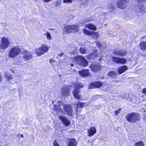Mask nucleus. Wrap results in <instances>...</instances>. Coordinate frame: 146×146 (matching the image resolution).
<instances>
[{"label": "nucleus", "mask_w": 146, "mask_h": 146, "mask_svg": "<svg viewBox=\"0 0 146 146\" xmlns=\"http://www.w3.org/2000/svg\"><path fill=\"white\" fill-rule=\"evenodd\" d=\"M109 76L113 78H114L116 75H117V72L114 71H111L108 74Z\"/></svg>", "instance_id": "a878e982"}, {"label": "nucleus", "mask_w": 146, "mask_h": 146, "mask_svg": "<svg viewBox=\"0 0 146 146\" xmlns=\"http://www.w3.org/2000/svg\"><path fill=\"white\" fill-rule=\"evenodd\" d=\"M71 86L75 88L72 91L74 97L76 98L79 100L81 98V96L79 94L80 92L79 88H82L84 86L79 82H72Z\"/></svg>", "instance_id": "f03ea898"}, {"label": "nucleus", "mask_w": 146, "mask_h": 146, "mask_svg": "<svg viewBox=\"0 0 146 146\" xmlns=\"http://www.w3.org/2000/svg\"><path fill=\"white\" fill-rule=\"evenodd\" d=\"M88 105V104L86 103H81L78 102L76 104V113H77L78 111L80 112V111H78L79 108H82L84 106H87Z\"/></svg>", "instance_id": "6ab92c4d"}, {"label": "nucleus", "mask_w": 146, "mask_h": 146, "mask_svg": "<svg viewBox=\"0 0 146 146\" xmlns=\"http://www.w3.org/2000/svg\"><path fill=\"white\" fill-rule=\"evenodd\" d=\"M107 85L106 83L104 84L100 82L97 81L92 83L88 87L89 89H91L95 88H98L101 86H104Z\"/></svg>", "instance_id": "1a4fd4ad"}, {"label": "nucleus", "mask_w": 146, "mask_h": 146, "mask_svg": "<svg viewBox=\"0 0 146 146\" xmlns=\"http://www.w3.org/2000/svg\"><path fill=\"white\" fill-rule=\"evenodd\" d=\"M85 27L92 30H96L97 29L96 27L92 23H88L85 25Z\"/></svg>", "instance_id": "5701e85b"}, {"label": "nucleus", "mask_w": 146, "mask_h": 146, "mask_svg": "<svg viewBox=\"0 0 146 146\" xmlns=\"http://www.w3.org/2000/svg\"><path fill=\"white\" fill-rule=\"evenodd\" d=\"M125 97H126V96H125L124 97L122 96V97L123 98H126Z\"/></svg>", "instance_id": "8fccbe9b"}, {"label": "nucleus", "mask_w": 146, "mask_h": 146, "mask_svg": "<svg viewBox=\"0 0 146 146\" xmlns=\"http://www.w3.org/2000/svg\"><path fill=\"white\" fill-rule=\"evenodd\" d=\"M113 52L114 54L122 56H124L127 54V52L126 51L121 50H115L113 51Z\"/></svg>", "instance_id": "412c9836"}, {"label": "nucleus", "mask_w": 146, "mask_h": 146, "mask_svg": "<svg viewBox=\"0 0 146 146\" xmlns=\"http://www.w3.org/2000/svg\"><path fill=\"white\" fill-rule=\"evenodd\" d=\"M64 3H71L72 1L71 0H63Z\"/></svg>", "instance_id": "e433bc0d"}, {"label": "nucleus", "mask_w": 146, "mask_h": 146, "mask_svg": "<svg viewBox=\"0 0 146 146\" xmlns=\"http://www.w3.org/2000/svg\"><path fill=\"white\" fill-rule=\"evenodd\" d=\"M60 4V2H57L56 3V6H57L59 5Z\"/></svg>", "instance_id": "37998d69"}, {"label": "nucleus", "mask_w": 146, "mask_h": 146, "mask_svg": "<svg viewBox=\"0 0 146 146\" xmlns=\"http://www.w3.org/2000/svg\"><path fill=\"white\" fill-rule=\"evenodd\" d=\"M62 55V54H61V55H60V56H61Z\"/></svg>", "instance_id": "603ef678"}, {"label": "nucleus", "mask_w": 146, "mask_h": 146, "mask_svg": "<svg viewBox=\"0 0 146 146\" xmlns=\"http://www.w3.org/2000/svg\"><path fill=\"white\" fill-rule=\"evenodd\" d=\"M5 76L8 80H9L12 79V76L8 72H7L5 73Z\"/></svg>", "instance_id": "7c9ffc66"}, {"label": "nucleus", "mask_w": 146, "mask_h": 146, "mask_svg": "<svg viewBox=\"0 0 146 146\" xmlns=\"http://www.w3.org/2000/svg\"><path fill=\"white\" fill-rule=\"evenodd\" d=\"M128 0H118L117 2V7L121 9H124L127 6V2Z\"/></svg>", "instance_id": "4468645a"}, {"label": "nucleus", "mask_w": 146, "mask_h": 146, "mask_svg": "<svg viewBox=\"0 0 146 146\" xmlns=\"http://www.w3.org/2000/svg\"><path fill=\"white\" fill-rule=\"evenodd\" d=\"M90 68L92 71L94 72H98L100 71L102 68V66L100 64H93L90 65Z\"/></svg>", "instance_id": "9b49d317"}, {"label": "nucleus", "mask_w": 146, "mask_h": 146, "mask_svg": "<svg viewBox=\"0 0 146 146\" xmlns=\"http://www.w3.org/2000/svg\"><path fill=\"white\" fill-rule=\"evenodd\" d=\"M80 52L82 54H84L85 53L86 49L84 47H82L80 48Z\"/></svg>", "instance_id": "c756f323"}, {"label": "nucleus", "mask_w": 146, "mask_h": 146, "mask_svg": "<svg viewBox=\"0 0 146 146\" xmlns=\"http://www.w3.org/2000/svg\"><path fill=\"white\" fill-rule=\"evenodd\" d=\"M71 60L74 63H76L81 66L85 67L87 66L88 62L82 55L77 56L74 57Z\"/></svg>", "instance_id": "7ed1b4c3"}, {"label": "nucleus", "mask_w": 146, "mask_h": 146, "mask_svg": "<svg viewBox=\"0 0 146 146\" xmlns=\"http://www.w3.org/2000/svg\"><path fill=\"white\" fill-rule=\"evenodd\" d=\"M53 61V60L52 59H50V62H52Z\"/></svg>", "instance_id": "de8ad7c7"}, {"label": "nucleus", "mask_w": 146, "mask_h": 146, "mask_svg": "<svg viewBox=\"0 0 146 146\" xmlns=\"http://www.w3.org/2000/svg\"><path fill=\"white\" fill-rule=\"evenodd\" d=\"M139 115L135 113H129L126 116L127 120L130 122L134 123L139 120Z\"/></svg>", "instance_id": "20e7f679"}, {"label": "nucleus", "mask_w": 146, "mask_h": 146, "mask_svg": "<svg viewBox=\"0 0 146 146\" xmlns=\"http://www.w3.org/2000/svg\"><path fill=\"white\" fill-rule=\"evenodd\" d=\"M142 92L143 93H144L146 94V88L144 89L143 90Z\"/></svg>", "instance_id": "a19ab883"}, {"label": "nucleus", "mask_w": 146, "mask_h": 146, "mask_svg": "<svg viewBox=\"0 0 146 146\" xmlns=\"http://www.w3.org/2000/svg\"><path fill=\"white\" fill-rule=\"evenodd\" d=\"M111 60L113 62L116 63H119L123 64H125L127 62L126 59L124 58H121L114 56L112 57Z\"/></svg>", "instance_id": "f8f14e48"}, {"label": "nucleus", "mask_w": 146, "mask_h": 146, "mask_svg": "<svg viewBox=\"0 0 146 146\" xmlns=\"http://www.w3.org/2000/svg\"><path fill=\"white\" fill-rule=\"evenodd\" d=\"M53 146H59V145L57 143V142L56 141H55L53 142Z\"/></svg>", "instance_id": "58836bf2"}, {"label": "nucleus", "mask_w": 146, "mask_h": 146, "mask_svg": "<svg viewBox=\"0 0 146 146\" xmlns=\"http://www.w3.org/2000/svg\"><path fill=\"white\" fill-rule=\"evenodd\" d=\"M128 69L127 67L126 66H121L119 67L118 68L117 71L119 74H121L125 71L127 70Z\"/></svg>", "instance_id": "4be33fe9"}, {"label": "nucleus", "mask_w": 146, "mask_h": 146, "mask_svg": "<svg viewBox=\"0 0 146 146\" xmlns=\"http://www.w3.org/2000/svg\"><path fill=\"white\" fill-rule=\"evenodd\" d=\"M137 9L138 16H141L144 15L146 12L145 7L142 4H141Z\"/></svg>", "instance_id": "ddd939ff"}, {"label": "nucleus", "mask_w": 146, "mask_h": 146, "mask_svg": "<svg viewBox=\"0 0 146 146\" xmlns=\"http://www.w3.org/2000/svg\"><path fill=\"white\" fill-rule=\"evenodd\" d=\"M10 41L9 38L7 37H2L0 45V49L4 50L7 48L10 44Z\"/></svg>", "instance_id": "6e6552de"}, {"label": "nucleus", "mask_w": 146, "mask_h": 146, "mask_svg": "<svg viewBox=\"0 0 146 146\" xmlns=\"http://www.w3.org/2000/svg\"><path fill=\"white\" fill-rule=\"evenodd\" d=\"M115 3H111L108 4V9H110V10H113L114 9V5Z\"/></svg>", "instance_id": "bb28decb"}, {"label": "nucleus", "mask_w": 146, "mask_h": 146, "mask_svg": "<svg viewBox=\"0 0 146 146\" xmlns=\"http://www.w3.org/2000/svg\"><path fill=\"white\" fill-rule=\"evenodd\" d=\"M94 146V144H92L91 145V146Z\"/></svg>", "instance_id": "3c124183"}, {"label": "nucleus", "mask_w": 146, "mask_h": 146, "mask_svg": "<svg viewBox=\"0 0 146 146\" xmlns=\"http://www.w3.org/2000/svg\"><path fill=\"white\" fill-rule=\"evenodd\" d=\"M70 65H71V66H74V64H73V63H71L70 64Z\"/></svg>", "instance_id": "a18cd8bd"}, {"label": "nucleus", "mask_w": 146, "mask_h": 146, "mask_svg": "<svg viewBox=\"0 0 146 146\" xmlns=\"http://www.w3.org/2000/svg\"><path fill=\"white\" fill-rule=\"evenodd\" d=\"M108 90V89H106L105 90H105V91H107Z\"/></svg>", "instance_id": "09e8293b"}, {"label": "nucleus", "mask_w": 146, "mask_h": 146, "mask_svg": "<svg viewBox=\"0 0 146 146\" xmlns=\"http://www.w3.org/2000/svg\"><path fill=\"white\" fill-rule=\"evenodd\" d=\"M70 87L69 86L64 85L61 89V94L65 98L67 97L69 94Z\"/></svg>", "instance_id": "9d476101"}, {"label": "nucleus", "mask_w": 146, "mask_h": 146, "mask_svg": "<svg viewBox=\"0 0 146 146\" xmlns=\"http://www.w3.org/2000/svg\"><path fill=\"white\" fill-rule=\"evenodd\" d=\"M44 35H46L48 39L50 40L52 39L51 35L50 33L48 31H46L45 33L44 34Z\"/></svg>", "instance_id": "c85d7f7f"}, {"label": "nucleus", "mask_w": 146, "mask_h": 146, "mask_svg": "<svg viewBox=\"0 0 146 146\" xmlns=\"http://www.w3.org/2000/svg\"><path fill=\"white\" fill-rule=\"evenodd\" d=\"M52 0H43V1L45 3H48Z\"/></svg>", "instance_id": "ea45409f"}, {"label": "nucleus", "mask_w": 146, "mask_h": 146, "mask_svg": "<svg viewBox=\"0 0 146 146\" xmlns=\"http://www.w3.org/2000/svg\"><path fill=\"white\" fill-rule=\"evenodd\" d=\"M77 52V51H76V50H74V51L72 52H70V53L71 54H76Z\"/></svg>", "instance_id": "79ce46f5"}, {"label": "nucleus", "mask_w": 146, "mask_h": 146, "mask_svg": "<svg viewBox=\"0 0 146 146\" xmlns=\"http://www.w3.org/2000/svg\"><path fill=\"white\" fill-rule=\"evenodd\" d=\"M21 48L19 46H15L11 48L9 51L8 56L9 57L14 58L18 55L20 53Z\"/></svg>", "instance_id": "39448f33"}, {"label": "nucleus", "mask_w": 146, "mask_h": 146, "mask_svg": "<svg viewBox=\"0 0 146 146\" xmlns=\"http://www.w3.org/2000/svg\"><path fill=\"white\" fill-rule=\"evenodd\" d=\"M78 72L80 76L83 77H87L90 75V73L88 70H83Z\"/></svg>", "instance_id": "aec40b11"}, {"label": "nucleus", "mask_w": 146, "mask_h": 146, "mask_svg": "<svg viewBox=\"0 0 146 146\" xmlns=\"http://www.w3.org/2000/svg\"><path fill=\"white\" fill-rule=\"evenodd\" d=\"M138 1V3L140 2H143L145 1V0H137Z\"/></svg>", "instance_id": "c03bdc74"}, {"label": "nucleus", "mask_w": 146, "mask_h": 146, "mask_svg": "<svg viewBox=\"0 0 146 146\" xmlns=\"http://www.w3.org/2000/svg\"><path fill=\"white\" fill-rule=\"evenodd\" d=\"M79 27L76 25H68L65 27L63 31L64 33L68 34L71 32H77L79 30Z\"/></svg>", "instance_id": "423d86ee"}, {"label": "nucleus", "mask_w": 146, "mask_h": 146, "mask_svg": "<svg viewBox=\"0 0 146 146\" xmlns=\"http://www.w3.org/2000/svg\"><path fill=\"white\" fill-rule=\"evenodd\" d=\"M141 48L142 50H146V42H141L140 44Z\"/></svg>", "instance_id": "393cba45"}, {"label": "nucleus", "mask_w": 146, "mask_h": 146, "mask_svg": "<svg viewBox=\"0 0 146 146\" xmlns=\"http://www.w3.org/2000/svg\"><path fill=\"white\" fill-rule=\"evenodd\" d=\"M49 49V47L46 44H43L39 48H36L35 52L38 56H40L46 52Z\"/></svg>", "instance_id": "0eeeda50"}, {"label": "nucleus", "mask_w": 146, "mask_h": 146, "mask_svg": "<svg viewBox=\"0 0 146 146\" xmlns=\"http://www.w3.org/2000/svg\"><path fill=\"white\" fill-rule=\"evenodd\" d=\"M134 146H144V144L142 142L139 141L136 142Z\"/></svg>", "instance_id": "72a5a7b5"}, {"label": "nucleus", "mask_w": 146, "mask_h": 146, "mask_svg": "<svg viewBox=\"0 0 146 146\" xmlns=\"http://www.w3.org/2000/svg\"><path fill=\"white\" fill-rule=\"evenodd\" d=\"M96 44L97 45V46L98 47H99L100 48L101 46V44L100 42H96Z\"/></svg>", "instance_id": "4c0bfd02"}, {"label": "nucleus", "mask_w": 146, "mask_h": 146, "mask_svg": "<svg viewBox=\"0 0 146 146\" xmlns=\"http://www.w3.org/2000/svg\"><path fill=\"white\" fill-rule=\"evenodd\" d=\"M96 132V128L94 127H91L88 130V135L89 137H91L94 135Z\"/></svg>", "instance_id": "a211bd4d"}, {"label": "nucleus", "mask_w": 146, "mask_h": 146, "mask_svg": "<svg viewBox=\"0 0 146 146\" xmlns=\"http://www.w3.org/2000/svg\"><path fill=\"white\" fill-rule=\"evenodd\" d=\"M23 59H19L18 60H15L14 62V63L15 65H21V63H22L23 61Z\"/></svg>", "instance_id": "cd10ccee"}, {"label": "nucleus", "mask_w": 146, "mask_h": 146, "mask_svg": "<svg viewBox=\"0 0 146 146\" xmlns=\"http://www.w3.org/2000/svg\"><path fill=\"white\" fill-rule=\"evenodd\" d=\"M59 117L60 119L66 126H68L70 124V121L64 116L63 115H59Z\"/></svg>", "instance_id": "f3484780"}, {"label": "nucleus", "mask_w": 146, "mask_h": 146, "mask_svg": "<svg viewBox=\"0 0 146 146\" xmlns=\"http://www.w3.org/2000/svg\"><path fill=\"white\" fill-rule=\"evenodd\" d=\"M76 144L75 140L73 139H71L70 140L67 146H76Z\"/></svg>", "instance_id": "b1692460"}, {"label": "nucleus", "mask_w": 146, "mask_h": 146, "mask_svg": "<svg viewBox=\"0 0 146 146\" xmlns=\"http://www.w3.org/2000/svg\"><path fill=\"white\" fill-rule=\"evenodd\" d=\"M121 109L120 108L118 109L117 110H116L115 111V115H117L118 114L120 113L121 110Z\"/></svg>", "instance_id": "f704fd0d"}, {"label": "nucleus", "mask_w": 146, "mask_h": 146, "mask_svg": "<svg viewBox=\"0 0 146 146\" xmlns=\"http://www.w3.org/2000/svg\"><path fill=\"white\" fill-rule=\"evenodd\" d=\"M98 50L96 49L94 50L91 53L87 56V59L90 61L93 59H95L98 55Z\"/></svg>", "instance_id": "dca6fc26"}, {"label": "nucleus", "mask_w": 146, "mask_h": 146, "mask_svg": "<svg viewBox=\"0 0 146 146\" xmlns=\"http://www.w3.org/2000/svg\"><path fill=\"white\" fill-rule=\"evenodd\" d=\"M83 32L85 34L88 35H91L92 34V32L91 31L88 30L86 29H83Z\"/></svg>", "instance_id": "2f4dec72"}, {"label": "nucleus", "mask_w": 146, "mask_h": 146, "mask_svg": "<svg viewBox=\"0 0 146 146\" xmlns=\"http://www.w3.org/2000/svg\"><path fill=\"white\" fill-rule=\"evenodd\" d=\"M23 54V59L25 60H28L32 57V53L31 52H27V50H24L22 52Z\"/></svg>", "instance_id": "2eb2a0df"}, {"label": "nucleus", "mask_w": 146, "mask_h": 146, "mask_svg": "<svg viewBox=\"0 0 146 146\" xmlns=\"http://www.w3.org/2000/svg\"><path fill=\"white\" fill-rule=\"evenodd\" d=\"M21 137H22V138H23L24 137V136L22 134H21Z\"/></svg>", "instance_id": "49530a36"}, {"label": "nucleus", "mask_w": 146, "mask_h": 146, "mask_svg": "<svg viewBox=\"0 0 146 146\" xmlns=\"http://www.w3.org/2000/svg\"><path fill=\"white\" fill-rule=\"evenodd\" d=\"M91 36H93L95 38H97L98 37L99 35L98 33L94 32H92V34L91 35Z\"/></svg>", "instance_id": "473e14b6"}, {"label": "nucleus", "mask_w": 146, "mask_h": 146, "mask_svg": "<svg viewBox=\"0 0 146 146\" xmlns=\"http://www.w3.org/2000/svg\"><path fill=\"white\" fill-rule=\"evenodd\" d=\"M92 21V20H91V19H89V18H87L86 19H84L83 20V23H85V22H89V21Z\"/></svg>", "instance_id": "c9c22d12"}, {"label": "nucleus", "mask_w": 146, "mask_h": 146, "mask_svg": "<svg viewBox=\"0 0 146 146\" xmlns=\"http://www.w3.org/2000/svg\"><path fill=\"white\" fill-rule=\"evenodd\" d=\"M54 102H53L52 104L54 105V110L58 114H64L66 113L67 115L72 116L73 114V111L70 105H65L62 102L58 101L56 104H54Z\"/></svg>", "instance_id": "f257e3e1"}]
</instances>
